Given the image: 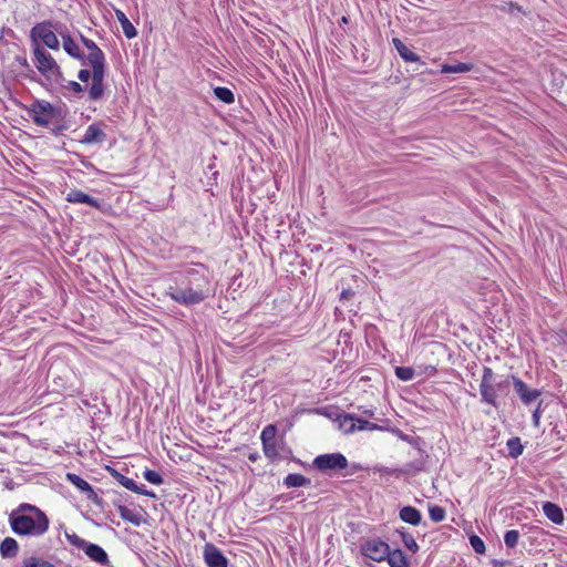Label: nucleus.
Returning <instances> with one entry per match:
<instances>
[{"mask_svg":"<svg viewBox=\"0 0 567 567\" xmlns=\"http://www.w3.org/2000/svg\"><path fill=\"white\" fill-rule=\"evenodd\" d=\"M66 478L70 483L76 486L80 491L86 494L87 499L97 502V494L93 491L91 485L76 474L68 473Z\"/></svg>","mask_w":567,"mask_h":567,"instance_id":"4468645a","label":"nucleus"},{"mask_svg":"<svg viewBox=\"0 0 567 567\" xmlns=\"http://www.w3.org/2000/svg\"><path fill=\"white\" fill-rule=\"evenodd\" d=\"M400 518L409 524L419 525L421 522V513L412 506H405L400 511Z\"/></svg>","mask_w":567,"mask_h":567,"instance_id":"5701e85b","label":"nucleus"},{"mask_svg":"<svg viewBox=\"0 0 567 567\" xmlns=\"http://www.w3.org/2000/svg\"><path fill=\"white\" fill-rule=\"evenodd\" d=\"M351 296H353V291L351 289H344L340 295V299H348Z\"/></svg>","mask_w":567,"mask_h":567,"instance_id":"de8ad7c7","label":"nucleus"},{"mask_svg":"<svg viewBox=\"0 0 567 567\" xmlns=\"http://www.w3.org/2000/svg\"><path fill=\"white\" fill-rule=\"evenodd\" d=\"M284 484L287 487H300L310 484V480L301 474H289L286 476Z\"/></svg>","mask_w":567,"mask_h":567,"instance_id":"a878e982","label":"nucleus"},{"mask_svg":"<svg viewBox=\"0 0 567 567\" xmlns=\"http://www.w3.org/2000/svg\"><path fill=\"white\" fill-rule=\"evenodd\" d=\"M508 453L512 457H517L523 453V445L518 437H512L507 441Z\"/></svg>","mask_w":567,"mask_h":567,"instance_id":"7c9ffc66","label":"nucleus"},{"mask_svg":"<svg viewBox=\"0 0 567 567\" xmlns=\"http://www.w3.org/2000/svg\"><path fill=\"white\" fill-rule=\"evenodd\" d=\"M497 8L502 11L513 12L514 10L520 11V7L513 3L512 1L502 0Z\"/></svg>","mask_w":567,"mask_h":567,"instance_id":"a19ab883","label":"nucleus"},{"mask_svg":"<svg viewBox=\"0 0 567 567\" xmlns=\"http://www.w3.org/2000/svg\"><path fill=\"white\" fill-rule=\"evenodd\" d=\"M19 545L12 537H7L0 545V554L3 558H13L18 555Z\"/></svg>","mask_w":567,"mask_h":567,"instance_id":"aec40b11","label":"nucleus"},{"mask_svg":"<svg viewBox=\"0 0 567 567\" xmlns=\"http://www.w3.org/2000/svg\"><path fill=\"white\" fill-rule=\"evenodd\" d=\"M63 47L70 55H72L74 58L81 56L80 45L78 42L74 41L73 38H64Z\"/></svg>","mask_w":567,"mask_h":567,"instance_id":"c756f323","label":"nucleus"},{"mask_svg":"<svg viewBox=\"0 0 567 567\" xmlns=\"http://www.w3.org/2000/svg\"><path fill=\"white\" fill-rule=\"evenodd\" d=\"M111 474L125 488L141 495L155 497V494L153 492L140 487L132 478L122 475L116 470H111Z\"/></svg>","mask_w":567,"mask_h":567,"instance_id":"9b49d317","label":"nucleus"},{"mask_svg":"<svg viewBox=\"0 0 567 567\" xmlns=\"http://www.w3.org/2000/svg\"><path fill=\"white\" fill-rule=\"evenodd\" d=\"M44 41V44L50 49H59V38H42Z\"/></svg>","mask_w":567,"mask_h":567,"instance_id":"37998d69","label":"nucleus"},{"mask_svg":"<svg viewBox=\"0 0 567 567\" xmlns=\"http://www.w3.org/2000/svg\"><path fill=\"white\" fill-rule=\"evenodd\" d=\"M33 39V53H34V64L38 71L52 84H60L62 80V73L60 66L55 62V60L51 56V54L44 49L41 48L38 38Z\"/></svg>","mask_w":567,"mask_h":567,"instance_id":"7ed1b4c3","label":"nucleus"},{"mask_svg":"<svg viewBox=\"0 0 567 567\" xmlns=\"http://www.w3.org/2000/svg\"><path fill=\"white\" fill-rule=\"evenodd\" d=\"M511 379L516 394L524 404L528 405L540 396L542 392L538 389L529 388L524 381L515 375H512Z\"/></svg>","mask_w":567,"mask_h":567,"instance_id":"6e6552de","label":"nucleus"},{"mask_svg":"<svg viewBox=\"0 0 567 567\" xmlns=\"http://www.w3.org/2000/svg\"><path fill=\"white\" fill-rule=\"evenodd\" d=\"M414 369L410 367H398L395 369V375L402 381H411L414 378Z\"/></svg>","mask_w":567,"mask_h":567,"instance_id":"473e14b6","label":"nucleus"},{"mask_svg":"<svg viewBox=\"0 0 567 567\" xmlns=\"http://www.w3.org/2000/svg\"><path fill=\"white\" fill-rule=\"evenodd\" d=\"M105 72L95 71L92 72V82L89 87V96L91 100H100L104 94V81Z\"/></svg>","mask_w":567,"mask_h":567,"instance_id":"f8f14e48","label":"nucleus"},{"mask_svg":"<svg viewBox=\"0 0 567 567\" xmlns=\"http://www.w3.org/2000/svg\"><path fill=\"white\" fill-rule=\"evenodd\" d=\"M24 567H55V566L48 560L35 558V557H30L24 560Z\"/></svg>","mask_w":567,"mask_h":567,"instance_id":"c9c22d12","label":"nucleus"},{"mask_svg":"<svg viewBox=\"0 0 567 567\" xmlns=\"http://www.w3.org/2000/svg\"><path fill=\"white\" fill-rule=\"evenodd\" d=\"M187 287H169L167 295L176 302L184 306H193L202 302L207 297V279L203 274L199 278L192 280V277L198 275L196 269L188 270Z\"/></svg>","mask_w":567,"mask_h":567,"instance_id":"f03ea898","label":"nucleus"},{"mask_svg":"<svg viewBox=\"0 0 567 567\" xmlns=\"http://www.w3.org/2000/svg\"><path fill=\"white\" fill-rule=\"evenodd\" d=\"M430 518L435 522H442L445 518V511L441 506H432L429 508Z\"/></svg>","mask_w":567,"mask_h":567,"instance_id":"f704fd0d","label":"nucleus"},{"mask_svg":"<svg viewBox=\"0 0 567 567\" xmlns=\"http://www.w3.org/2000/svg\"><path fill=\"white\" fill-rule=\"evenodd\" d=\"M214 93L217 99L225 103H233L234 102V94L233 92L227 87L217 86L214 90Z\"/></svg>","mask_w":567,"mask_h":567,"instance_id":"2f4dec72","label":"nucleus"},{"mask_svg":"<svg viewBox=\"0 0 567 567\" xmlns=\"http://www.w3.org/2000/svg\"><path fill=\"white\" fill-rule=\"evenodd\" d=\"M339 429L346 433H352L357 430V417L351 414L341 415L338 419Z\"/></svg>","mask_w":567,"mask_h":567,"instance_id":"b1692460","label":"nucleus"},{"mask_svg":"<svg viewBox=\"0 0 567 567\" xmlns=\"http://www.w3.org/2000/svg\"><path fill=\"white\" fill-rule=\"evenodd\" d=\"M393 44L399 52L400 56L406 62H417L419 55L409 49L400 38H393Z\"/></svg>","mask_w":567,"mask_h":567,"instance_id":"412c9836","label":"nucleus"},{"mask_svg":"<svg viewBox=\"0 0 567 567\" xmlns=\"http://www.w3.org/2000/svg\"><path fill=\"white\" fill-rule=\"evenodd\" d=\"M78 78L81 82H89L90 80H92V71L90 70H86V69H82L80 70L79 74H78Z\"/></svg>","mask_w":567,"mask_h":567,"instance_id":"79ce46f5","label":"nucleus"},{"mask_svg":"<svg viewBox=\"0 0 567 567\" xmlns=\"http://www.w3.org/2000/svg\"><path fill=\"white\" fill-rule=\"evenodd\" d=\"M28 114L32 121L40 126H49L58 117L56 110L45 101H35L32 103L28 109Z\"/></svg>","mask_w":567,"mask_h":567,"instance_id":"20e7f679","label":"nucleus"},{"mask_svg":"<svg viewBox=\"0 0 567 567\" xmlns=\"http://www.w3.org/2000/svg\"><path fill=\"white\" fill-rule=\"evenodd\" d=\"M539 419H540V414H539V408H537L535 410V412L533 413V421H534V424L537 426L539 424Z\"/></svg>","mask_w":567,"mask_h":567,"instance_id":"09e8293b","label":"nucleus"},{"mask_svg":"<svg viewBox=\"0 0 567 567\" xmlns=\"http://www.w3.org/2000/svg\"><path fill=\"white\" fill-rule=\"evenodd\" d=\"M204 559L208 567H227V558L213 544H206L204 548Z\"/></svg>","mask_w":567,"mask_h":567,"instance_id":"9d476101","label":"nucleus"},{"mask_svg":"<svg viewBox=\"0 0 567 567\" xmlns=\"http://www.w3.org/2000/svg\"><path fill=\"white\" fill-rule=\"evenodd\" d=\"M106 134L99 124H91L80 140L83 144H95L104 142Z\"/></svg>","mask_w":567,"mask_h":567,"instance_id":"ddd939ff","label":"nucleus"},{"mask_svg":"<svg viewBox=\"0 0 567 567\" xmlns=\"http://www.w3.org/2000/svg\"><path fill=\"white\" fill-rule=\"evenodd\" d=\"M9 522L12 530L18 535L41 536L49 528L47 515L37 506L20 504L10 514Z\"/></svg>","mask_w":567,"mask_h":567,"instance_id":"f257e3e1","label":"nucleus"},{"mask_svg":"<svg viewBox=\"0 0 567 567\" xmlns=\"http://www.w3.org/2000/svg\"><path fill=\"white\" fill-rule=\"evenodd\" d=\"M480 392L483 402L491 404L495 408L497 406V395L494 385V372L491 368L485 367L483 370V377L480 384Z\"/></svg>","mask_w":567,"mask_h":567,"instance_id":"423d86ee","label":"nucleus"},{"mask_svg":"<svg viewBox=\"0 0 567 567\" xmlns=\"http://www.w3.org/2000/svg\"><path fill=\"white\" fill-rule=\"evenodd\" d=\"M116 17L121 23L124 35H136V30L134 25L122 11H116Z\"/></svg>","mask_w":567,"mask_h":567,"instance_id":"cd10ccee","label":"nucleus"},{"mask_svg":"<svg viewBox=\"0 0 567 567\" xmlns=\"http://www.w3.org/2000/svg\"><path fill=\"white\" fill-rule=\"evenodd\" d=\"M276 426L269 424L265 426L260 435L264 453L266 457H268L271 461L276 460L279 456V447L276 442Z\"/></svg>","mask_w":567,"mask_h":567,"instance_id":"0eeeda50","label":"nucleus"},{"mask_svg":"<svg viewBox=\"0 0 567 567\" xmlns=\"http://www.w3.org/2000/svg\"><path fill=\"white\" fill-rule=\"evenodd\" d=\"M66 538L71 545L75 546L79 549L84 550L85 546L87 545V542L85 539L81 538L80 536H78L76 534H72V535L66 534Z\"/></svg>","mask_w":567,"mask_h":567,"instance_id":"4c0bfd02","label":"nucleus"},{"mask_svg":"<svg viewBox=\"0 0 567 567\" xmlns=\"http://www.w3.org/2000/svg\"><path fill=\"white\" fill-rule=\"evenodd\" d=\"M363 413H364V415H367V416H373V412H372V411H370V410L364 411Z\"/></svg>","mask_w":567,"mask_h":567,"instance_id":"3c124183","label":"nucleus"},{"mask_svg":"<svg viewBox=\"0 0 567 567\" xmlns=\"http://www.w3.org/2000/svg\"><path fill=\"white\" fill-rule=\"evenodd\" d=\"M544 514L548 519H550L555 524H560L564 520V514L561 508L550 502H547L543 505Z\"/></svg>","mask_w":567,"mask_h":567,"instance_id":"6ab92c4d","label":"nucleus"},{"mask_svg":"<svg viewBox=\"0 0 567 567\" xmlns=\"http://www.w3.org/2000/svg\"><path fill=\"white\" fill-rule=\"evenodd\" d=\"M398 533H399L404 546L409 550H411L412 553H416L419 550V545L416 544L414 537L411 534H409L404 530H398Z\"/></svg>","mask_w":567,"mask_h":567,"instance_id":"c85d7f7f","label":"nucleus"},{"mask_svg":"<svg viewBox=\"0 0 567 567\" xmlns=\"http://www.w3.org/2000/svg\"><path fill=\"white\" fill-rule=\"evenodd\" d=\"M66 200L70 203L86 204L92 207H99L97 199L79 189H72L66 195Z\"/></svg>","mask_w":567,"mask_h":567,"instance_id":"a211bd4d","label":"nucleus"},{"mask_svg":"<svg viewBox=\"0 0 567 567\" xmlns=\"http://www.w3.org/2000/svg\"><path fill=\"white\" fill-rule=\"evenodd\" d=\"M341 21H342L343 23H348V19H347V17H342Z\"/></svg>","mask_w":567,"mask_h":567,"instance_id":"603ef678","label":"nucleus"},{"mask_svg":"<svg viewBox=\"0 0 567 567\" xmlns=\"http://www.w3.org/2000/svg\"><path fill=\"white\" fill-rule=\"evenodd\" d=\"M378 429H380V426L377 425L375 423H371L369 421L361 420V419L357 417V430H359V431H374V430H378Z\"/></svg>","mask_w":567,"mask_h":567,"instance_id":"58836bf2","label":"nucleus"},{"mask_svg":"<svg viewBox=\"0 0 567 567\" xmlns=\"http://www.w3.org/2000/svg\"><path fill=\"white\" fill-rule=\"evenodd\" d=\"M85 58H86L87 64L92 68V72H95V71L105 72L104 54L97 48V45H93L92 51L87 52Z\"/></svg>","mask_w":567,"mask_h":567,"instance_id":"2eb2a0df","label":"nucleus"},{"mask_svg":"<svg viewBox=\"0 0 567 567\" xmlns=\"http://www.w3.org/2000/svg\"><path fill=\"white\" fill-rule=\"evenodd\" d=\"M258 458V454L257 453H251L248 455V460L251 461V462H255L257 461Z\"/></svg>","mask_w":567,"mask_h":567,"instance_id":"8fccbe9b","label":"nucleus"},{"mask_svg":"<svg viewBox=\"0 0 567 567\" xmlns=\"http://www.w3.org/2000/svg\"><path fill=\"white\" fill-rule=\"evenodd\" d=\"M386 559L391 567H409L408 559L401 549L390 550V556H386Z\"/></svg>","mask_w":567,"mask_h":567,"instance_id":"393cba45","label":"nucleus"},{"mask_svg":"<svg viewBox=\"0 0 567 567\" xmlns=\"http://www.w3.org/2000/svg\"><path fill=\"white\" fill-rule=\"evenodd\" d=\"M313 466L321 472L344 470L348 460L341 453L322 454L313 460Z\"/></svg>","mask_w":567,"mask_h":567,"instance_id":"39448f33","label":"nucleus"},{"mask_svg":"<svg viewBox=\"0 0 567 567\" xmlns=\"http://www.w3.org/2000/svg\"><path fill=\"white\" fill-rule=\"evenodd\" d=\"M519 539V532L516 529L507 530L504 536L505 545L509 548H514Z\"/></svg>","mask_w":567,"mask_h":567,"instance_id":"72a5a7b5","label":"nucleus"},{"mask_svg":"<svg viewBox=\"0 0 567 567\" xmlns=\"http://www.w3.org/2000/svg\"><path fill=\"white\" fill-rule=\"evenodd\" d=\"M472 70V65L467 63L443 64L441 68L442 73H463Z\"/></svg>","mask_w":567,"mask_h":567,"instance_id":"bb28decb","label":"nucleus"},{"mask_svg":"<svg viewBox=\"0 0 567 567\" xmlns=\"http://www.w3.org/2000/svg\"><path fill=\"white\" fill-rule=\"evenodd\" d=\"M69 89H71L75 93H82L83 92L82 85L80 83H78V82H74V81L69 82Z\"/></svg>","mask_w":567,"mask_h":567,"instance_id":"c03bdc74","label":"nucleus"},{"mask_svg":"<svg viewBox=\"0 0 567 567\" xmlns=\"http://www.w3.org/2000/svg\"><path fill=\"white\" fill-rule=\"evenodd\" d=\"M364 555L372 560L381 561L390 556V547L386 543L378 539L368 540L363 546Z\"/></svg>","mask_w":567,"mask_h":567,"instance_id":"1a4fd4ad","label":"nucleus"},{"mask_svg":"<svg viewBox=\"0 0 567 567\" xmlns=\"http://www.w3.org/2000/svg\"><path fill=\"white\" fill-rule=\"evenodd\" d=\"M56 33L63 35L64 32L52 22L45 21L33 27L30 35H55Z\"/></svg>","mask_w":567,"mask_h":567,"instance_id":"f3484780","label":"nucleus"},{"mask_svg":"<svg viewBox=\"0 0 567 567\" xmlns=\"http://www.w3.org/2000/svg\"><path fill=\"white\" fill-rule=\"evenodd\" d=\"M494 385H495L496 391H497V390H498V391H503V390H505V389H507V388H508V385H509V380H508V379H506V380L501 381V382H498V383H494Z\"/></svg>","mask_w":567,"mask_h":567,"instance_id":"49530a36","label":"nucleus"},{"mask_svg":"<svg viewBox=\"0 0 567 567\" xmlns=\"http://www.w3.org/2000/svg\"><path fill=\"white\" fill-rule=\"evenodd\" d=\"M81 42L85 45L89 52L92 51V47L96 45L90 38H79Z\"/></svg>","mask_w":567,"mask_h":567,"instance_id":"a18cd8bd","label":"nucleus"},{"mask_svg":"<svg viewBox=\"0 0 567 567\" xmlns=\"http://www.w3.org/2000/svg\"><path fill=\"white\" fill-rule=\"evenodd\" d=\"M471 546L477 554H483L485 551L484 542L476 535L471 536L470 538Z\"/></svg>","mask_w":567,"mask_h":567,"instance_id":"ea45409f","label":"nucleus"},{"mask_svg":"<svg viewBox=\"0 0 567 567\" xmlns=\"http://www.w3.org/2000/svg\"><path fill=\"white\" fill-rule=\"evenodd\" d=\"M144 478L155 485H159L163 483V478L159 473L153 471V470H146L144 472Z\"/></svg>","mask_w":567,"mask_h":567,"instance_id":"e433bc0d","label":"nucleus"},{"mask_svg":"<svg viewBox=\"0 0 567 567\" xmlns=\"http://www.w3.org/2000/svg\"><path fill=\"white\" fill-rule=\"evenodd\" d=\"M117 511L120 513V516L130 523H132L135 526H140L142 523V515L133 509H130L125 505L118 504Z\"/></svg>","mask_w":567,"mask_h":567,"instance_id":"4be33fe9","label":"nucleus"},{"mask_svg":"<svg viewBox=\"0 0 567 567\" xmlns=\"http://www.w3.org/2000/svg\"><path fill=\"white\" fill-rule=\"evenodd\" d=\"M84 553L95 563L104 566L109 564V556L106 551L99 545L87 543L84 548Z\"/></svg>","mask_w":567,"mask_h":567,"instance_id":"dca6fc26","label":"nucleus"}]
</instances>
